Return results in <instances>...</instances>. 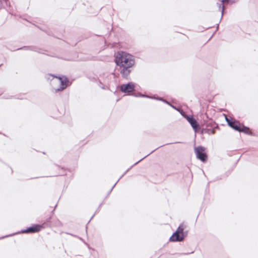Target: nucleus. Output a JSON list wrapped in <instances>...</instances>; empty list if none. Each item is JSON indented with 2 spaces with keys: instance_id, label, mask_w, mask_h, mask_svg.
Returning <instances> with one entry per match:
<instances>
[{
  "instance_id": "1",
  "label": "nucleus",
  "mask_w": 258,
  "mask_h": 258,
  "mask_svg": "<svg viewBox=\"0 0 258 258\" xmlns=\"http://www.w3.org/2000/svg\"><path fill=\"white\" fill-rule=\"evenodd\" d=\"M116 63L121 68H131L134 65L135 60L131 54L121 52L118 53L116 55Z\"/></svg>"
},
{
  "instance_id": "2",
  "label": "nucleus",
  "mask_w": 258,
  "mask_h": 258,
  "mask_svg": "<svg viewBox=\"0 0 258 258\" xmlns=\"http://www.w3.org/2000/svg\"><path fill=\"white\" fill-rule=\"evenodd\" d=\"M48 79L51 80V85L55 92L62 91L69 84L68 80L64 76L57 77L49 75Z\"/></svg>"
},
{
  "instance_id": "3",
  "label": "nucleus",
  "mask_w": 258,
  "mask_h": 258,
  "mask_svg": "<svg viewBox=\"0 0 258 258\" xmlns=\"http://www.w3.org/2000/svg\"><path fill=\"white\" fill-rule=\"evenodd\" d=\"M225 119L228 124L235 130L240 132H243L247 134H251V132L249 128L244 126L238 121L236 120L233 118L229 119L226 116Z\"/></svg>"
},
{
  "instance_id": "4",
  "label": "nucleus",
  "mask_w": 258,
  "mask_h": 258,
  "mask_svg": "<svg viewBox=\"0 0 258 258\" xmlns=\"http://www.w3.org/2000/svg\"><path fill=\"white\" fill-rule=\"evenodd\" d=\"M186 235V232L183 231L182 227H178L176 231L170 238L171 241H182Z\"/></svg>"
},
{
  "instance_id": "5",
  "label": "nucleus",
  "mask_w": 258,
  "mask_h": 258,
  "mask_svg": "<svg viewBox=\"0 0 258 258\" xmlns=\"http://www.w3.org/2000/svg\"><path fill=\"white\" fill-rule=\"evenodd\" d=\"M195 153L197 158L203 162L207 160V155L205 153V149L202 147H196L195 148Z\"/></svg>"
},
{
  "instance_id": "6",
  "label": "nucleus",
  "mask_w": 258,
  "mask_h": 258,
  "mask_svg": "<svg viewBox=\"0 0 258 258\" xmlns=\"http://www.w3.org/2000/svg\"><path fill=\"white\" fill-rule=\"evenodd\" d=\"M135 85L132 83L121 85L120 87V90L124 93H128L134 91Z\"/></svg>"
},
{
  "instance_id": "7",
  "label": "nucleus",
  "mask_w": 258,
  "mask_h": 258,
  "mask_svg": "<svg viewBox=\"0 0 258 258\" xmlns=\"http://www.w3.org/2000/svg\"><path fill=\"white\" fill-rule=\"evenodd\" d=\"M185 117L188 122L190 123L194 131L196 133L197 132L200 130V127L197 120L191 116L186 115L185 116Z\"/></svg>"
},
{
  "instance_id": "8",
  "label": "nucleus",
  "mask_w": 258,
  "mask_h": 258,
  "mask_svg": "<svg viewBox=\"0 0 258 258\" xmlns=\"http://www.w3.org/2000/svg\"><path fill=\"white\" fill-rule=\"evenodd\" d=\"M42 227H29L28 228H27L25 230H23V231H21V232H18L16 233L11 234H9L8 235L6 236V237L11 236L15 234H19L20 233H35V232H37L41 230Z\"/></svg>"
},
{
  "instance_id": "9",
  "label": "nucleus",
  "mask_w": 258,
  "mask_h": 258,
  "mask_svg": "<svg viewBox=\"0 0 258 258\" xmlns=\"http://www.w3.org/2000/svg\"><path fill=\"white\" fill-rule=\"evenodd\" d=\"M237 0H222V4L219 5V9L222 11V14H223L224 11V3L227 2L228 3L232 4L236 2Z\"/></svg>"
},
{
  "instance_id": "10",
  "label": "nucleus",
  "mask_w": 258,
  "mask_h": 258,
  "mask_svg": "<svg viewBox=\"0 0 258 258\" xmlns=\"http://www.w3.org/2000/svg\"><path fill=\"white\" fill-rule=\"evenodd\" d=\"M123 69L121 71V74L123 77H126L130 73V68H122Z\"/></svg>"
}]
</instances>
